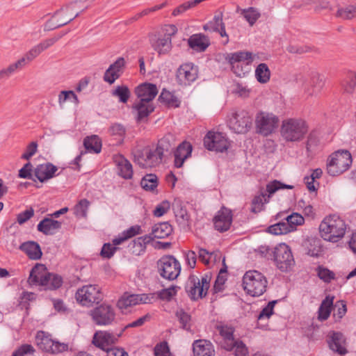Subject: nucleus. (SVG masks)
<instances>
[{"label": "nucleus", "instance_id": "obj_14", "mask_svg": "<svg viewBox=\"0 0 356 356\" xmlns=\"http://www.w3.org/2000/svg\"><path fill=\"white\" fill-rule=\"evenodd\" d=\"M204 145L209 150L223 152L228 149L229 142L224 134L210 131L204 138Z\"/></svg>", "mask_w": 356, "mask_h": 356}, {"label": "nucleus", "instance_id": "obj_20", "mask_svg": "<svg viewBox=\"0 0 356 356\" xmlns=\"http://www.w3.org/2000/svg\"><path fill=\"white\" fill-rule=\"evenodd\" d=\"M324 86V77L319 74L312 73L311 77L303 84L305 95L308 97L318 95Z\"/></svg>", "mask_w": 356, "mask_h": 356}, {"label": "nucleus", "instance_id": "obj_7", "mask_svg": "<svg viewBox=\"0 0 356 356\" xmlns=\"http://www.w3.org/2000/svg\"><path fill=\"white\" fill-rule=\"evenodd\" d=\"M163 31V36L154 35L149 39L152 47L159 55H165L170 52L172 47V36L177 33V28L174 24H168L164 26Z\"/></svg>", "mask_w": 356, "mask_h": 356}, {"label": "nucleus", "instance_id": "obj_9", "mask_svg": "<svg viewBox=\"0 0 356 356\" xmlns=\"http://www.w3.org/2000/svg\"><path fill=\"white\" fill-rule=\"evenodd\" d=\"M163 156L156 147L151 149L147 147L134 153V161L143 168H152L161 163Z\"/></svg>", "mask_w": 356, "mask_h": 356}, {"label": "nucleus", "instance_id": "obj_26", "mask_svg": "<svg viewBox=\"0 0 356 356\" xmlns=\"http://www.w3.org/2000/svg\"><path fill=\"white\" fill-rule=\"evenodd\" d=\"M193 147L189 142L184 141L175 152V166L181 168L186 159L191 156Z\"/></svg>", "mask_w": 356, "mask_h": 356}, {"label": "nucleus", "instance_id": "obj_35", "mask_svg": "<svg viewBox=\"0 0 356 356\" xmlns=\"http://www.w3.org/2000/svg\"><path fill=\"white\" fill-rule=\"evenodd\" d=\"M19 249L33 260L40 259L42 254L39 244L35 241L24 242L19 246Z\"/></svg>", "mask_w": 356, "mask_h": 356}, {"label": "nucleus", "instance_id": "obj_33", "mask_svg": "<svg viewBox=\"0 0 356 356\" xmlns=\"http://www.w3.org/2000/svg\"><path fill=\"white\" fill-rule=\"evenodd\" d=\"M133 108L137 113L136 120L138 122H142L145 120L150 113L154 110V106L152 102H142V101H137L133 106Z\"/></svg>", "mask_w": 356, "mask_h": 356}, {"label": "nucleus", "instance_id": "obj_37", "mask_svg": "<svg viewBox=\"0 0 356 356\" xmlns=\"http://www.w3.org/2000/svg\"><path fill=\"white\" fill-rule=\"evenodd\" d=\"M172 232V226L167 222L154 225L152 229V234L156 238H165Z\"/></svg>", "mask_w": 356, "mask_h": 356}, {"label": "nucleus", "instance_id": "obj_6", "mask_svg": "<svg viewBox=\"0 0 356 356\" xmlns=\"http://www.w3.org/2000/svg\"><path fill=\"white\" fill-rule=\"evenodd\" d=\"M211 276L204 274L200 279L195 275H190L186 284V291L191 299L195 300L207 296L210 286Z\"/></svg>", "mask_w": 356, "mask_h": 356}, {"label": "nucleus", "instance_id": "obj_34", "mask_svg": "<svg viewBox=\"0 0 356 356\" xmlns=\"http://www.w3.org/2000/svg\"><path fill=\"white\" fill-rule=\"evenodd\" d=\"M329 346L331 350L340 355H345L347 353L345 347V338L340 332L332 333L329 341Z\"/></svg>", "mask_w": 356, "mask_h": 356}, {"label": "nucleus", "instance_id": "obj_4", "mask_svg": "<svg viewBox=\"0 0 356 356\" xmlns=\"http://www.w3.org/2000/svg\"><path fill=\"white\" fill-rule=\"evenodd\" d=\"M353 162L348 150H338L332 153L327 161V172L331 176H338L348 170Z\"/></svg>", "mask_w": 356, "mask_h": 356}, {"label": "nucleus", "instance_id": "obj_46", "mask_svg": "<svg viewBox=\"0 0 356 356\" xmlns=\"http://www.w3.org/2000/svg\"><path fill=\"white\" fill-rule=\"evenodd\" d=\"M290 225L286 221L279 222L268 227V232L274 235L286 234L291 232Z\"/></svg>", "mask_w": 356, "mask_h": 356}, {"label": "nucleus", "instance_id": "obj_28", "mask_svg": "<svg viewBox=\"0 0 356 356\" xmlns=\"http://www.w3.org/2000/svg\"><path fill=\"white\" fill-rule=\"evenodd\" d=\"M232 221L231 211L227 209H222L214 218L215 228L220 232H225L230 227Z\"/></svg>", "mask_w": 356, "mask_h": 356}, {"label": "nucleus", "instance_id": "obj_8", "mask_svg": "<svg viewBox=\"0 0 356 356\" xmlns=\"http://www.w3.org/2000/svg\"><path fill=\"white\" fill-rule=\"evenodd\" d=\"M75 298L82 306L90 307L100 302L103 299V294L98 285L88 284L77 289Z\"/></svg>", "mask_w": 356, "mask_h": 356}, {"label": "nucleus", "instance_id": "obj_51", "mask_svg": "<svg viewBox=\"0 0 356 356\" xmlns=\"http://www.w3.org/2000/svg\"><path fill=\"white\" fill-rule=\"evenodd\" d=\"M285 221L290 225L291 232L296 229V227L301 225L304 223V218L298 213H293L292 214L284 218Z\"/></svg>", "mask_w": 356, "mask_h": 356}, {"label": "nucleus", "instance_id": "obj_15", "mask_svg": "<svg viewBox=\"0 0 356 356\" xmlns=\"http://www.w3.org/2000/svg\"><path fill=\"white\" fill-rule=\"evenodd\" d=\"M279 119L273 113L260 112L255 119L258 133L268 136L273 133L278 125Z\"/></svg>", "mask_w": 356, "mask_h": 356}, {"label": "nucleus", "instance_id": "obj_44", "mask_svg": "<svg viewBox=\"0 0 356 356\" xmlns=\"http://www.w3.org/2000/svg\"><path fill=\"white\" fill-rule=\"evenodd\" d=\"M24 60H18L17 62L9 65L7 67L0 70V81L8 79L15 71L22 69Z\"/></svg>", "mask_w": 356, "mask_h": 356}, {"label": "nucleus", "instance_id": "obj_32", "mask_svg": "<svg viewBox=\"0 0 356 356\" xmlns=\"http://www.w3.org/2000/svg\"><path fill=\"white\" fill-rule=\"evenodd\" d=\"M172 209L178 224L184 228L188 227L190 216L186 209L182 205L181 202L180 200H175L172 204Z\"/></svg>", "mask_w": 356, "mask_h": 356}, {"label": "nucleus", "instance_id": "obj_29", "mask_svg": "<svg viewBox=\"0 0 356 356\" xmlns=\"http://www.w3.org/2000/svg\"><path fill=\"white\" fill-rule=\"evenodd\" d=\"M194 356H215L213 344L207 340H196L193 344Z\"/></svg>", "mask_w": 356, "mask_h": 356}, {"label": "nucleus", "instance_id": "obj_43", "mask_svg": "<svg viewBox=\"0 0 356 356\" xmlns=\"http://www.w3.org/2000/svg\"><path fill=\"white\" fill-rule=\"evenodd\" d=\"M175 316L180 324V327L186 331H191L192 327V319L189 314L183 309H179L175 313Z\"/></svg>", "mask_w": 356, "mask_h": 356}, {"label": "nucleus", "instance_id": "obj_12", "mask_svg": "<svg viewBox=\"0 0 356 356\" xmlns=\"http://www.w3.org/2000/svg\"><path fill=\"white\" fill-rule=\"evenodd\" d=\"M90 314L93 322L97 325H110L115 321V309L107 304H102L94 308L90 311Z\"/></svg>", "mask_w": 356, "mask_h": 356}, {"label": "nucleus", "instance_id": "obj_41", "mask_svg": "<svg viewBox=\"0 0 356 356\" xmlns=\"http://www.w3.org/2000/svg\"><path fill=\"white\" fill-rule=\"evenodd\" d=\"M336 16L344 20H350L356 17V1L338 8Z\"/></svg>", "mask_w": 356, "mask_h": 356}, {"label": "nucleus", "instance_id": "obj_56", "mask_svg": "<svg viewBox=\"0 0 356 356\" xmlns=\"http://www.w3.org/2000/svg\"><path fill=\"white\" fill-rule=\"evenodd\" d=\"M90 202L86 199L81 200L74 207V214L79 217H86Z\"/></svg>", "mask_w": 356, "mask_h": 356}, {"label": "nucleus", "instance_id": "obj_16", "mask_svg": "<svg viewBox=\"0 0 356 356\" xmlns=\"http://www.w3.org/2000/svg\"><path fill=\"white\" fill-rule=\"evenodd\" d=\"M230 127L238 134H245L249 131L252 123V116L247 111L236 112L230 120Z\"/></svg>", "mask_w": 356, "mask_h": 356}, {"label": "nucleus", "instance_id": "obj_49", "mask_svg": "<svg viewBox=\"0 0 356 356\" xmlns=\"http://www.w3.org/2000/svg\"><path fill=\"white\" fill-rule=\"evenodd\" d=\"M293 186L282 183L278 180H273L266 185V191L268 193V197L280 189H292Z\"/></svg>", "mask_w": 356, "mask_h": 356}, {"label": "nucleus", "instance_id": "obj_48", "mask_svg": "<svg viewBox=\"0 0 356 356\" xmlns=\"http://www.w3.org/2000/svg\"><path fill=\"white\" fill-rule=\"evenodd\" d=\"M140 185L145 191H154L158 186V179L155 175H146L140 181Z\"/></svg>", "mask_w": 356, "mask_h": 356}, {"label": "nucleus", "instance_id": "obj_3", "mask_svg": "<svg viewBox=\"0 0 356 356\" xmlns=\"http://www.w3.org/2000/svg\"><path fill=\"white\" fill-rule=\"evenodd\" d=\"M308 131L306 122L302 119L289 118L284 120L281 126V135L289 142L302 140Z\"/></svg>", "mask_w": 356, "mask_h": 356}, {"label": "nucleus", "instance_id": "obj_18", "mask_svg": "<svg viewBox=\"0 0 356 356\" xmlns=\"http://www.w3.org/2000/svg\"><path fill=\"white\" fill-rule=\"evenodd\" d=\"M198 76V68L191 63H184L177 70L176 79L179 84L190 85L195 81Z\"/></svg>", "mask_w": 356, "mask_h": 356}, {"label": "nucleus", "instance_id": "obj_36", "mask_svg": "<svg viewBox=\"0 0 356 356\" xmlns=\"http://www.w3.org/2000/svg\"><path fill=\"white\" fill-rule=\"evenodd\" d=\"M119 175L124 179H131L133 175L132 165L122 156H118L115 159Z\"/></svg>", "mask_w": 356, "mask_h": 356}, {"label": "nucleus", "instance_id": "obj_5", "mask_svg": "<svg viewBox=\"0 0 356 356\" xmlns=\"http://www.w3.org/2000/svg\"><path fill=\"white\" fill-rule=\"evenodd\" d=\"M267 280L257 270L247 271L243 277L244 290L252 296H260L266 290Z\"/></svg>", "mask_w": 356, "mask_h": 356}, {"label": "nucleus", "instance_id": "obj_1", "mask_svg": "<svg viewBox=\"0 0 356 356\" xmlns=\"http://www.w3.org/2000/svg\"><path fill=\"white\" fill-rule=\"evenodd\" d=\"M346 228L345 221L335 214L325 217L318 227L321 236L325 241L332 243H336L343 237Z\"/></svg>", "mask_w": 356, "mask_h": 356}, {"label": "nucleus", "instance_id": "obj_57", "mask_svg": "<svg viewBox=\"0 0 356 356\" xmlns=\"http://www.w3.org/2000/svg\"><path fill=\"white\" fill-rule=\"evenodd\" d=\"M233 350H234L235 356H247L248 354V349L245 344L238 339L234 341Z\"/></svg>", "mask_w": 356, "mask_h": 356}, {"label": "nucleus", "instance_id": "obj_11", "mask_svg": "<svg viewBox=\"0 0 356 356\" xmlns=\"http://www.w3.org/2000/svg\"><path fill=\"white\" fill-rule=\"evenodd\" d=\"M159 275L168 280H175L180 273L179 262L171 255L161 257L157 262Z\"/></svg>", "mask_w": 356, "mask_h": 356}, {"label": "nucleus", "instance_id": "obj_54", "mask_svg": "<svg viewBox=\"0 0 356 356\" xmlns=\"http://www.w3.org/2000/svg\"><path fill=\"white\" fill-rule=\"evenodd\" d=\"M251 89L246 84L243 83H236L233 85L232 93L241 97H248L250 96Z\"/></svg>", "mask_w": 356, "mask_h": 356}, {"label": "nucleus", "instance_id": "obj_2", "mask_svg": "<svg viewBox=\"0 0 356 356\" xmlns=\"http://www.w3.org/2000/svg\"><path fill=\"white\" fill-rule=\"evenodd\" d=\"M28 282L31 285L44 286L53 290L62 285L63 280L60 276L49 273L44 265L38 264L31 269Z\"/></svg>", "mask_w": 356, "mask_h": 356}, {"label": "nucleus", "instance_id": "obj_55", "mask_svg": "<svg viewBox=\"0 0 356 356\" xmlns=\"http://www.w3.org/2000/svg\"><path fill=\"white\" fill-rule=\"evenodd\" d=\"M42 52V50L40 49L38 44L33 47H32L24 57L20 58L19 60H24V64L22 65V68L29 63L35 58L38 55H40Z\"/></svg>", "mask_w": 356, "mask_h": 356}, {"label": "nucleus", "instance_id": "obj_59", "mask_svg": "<svg viewBox=\"0 0 356 356\" xmlns=\"http://www.w3.org/2000/svg\"><path fill=\"white\" fill-rule=\"evenodd\" d=\"M277 300H273L268 303V305L261 311L258 316V321H261L264 318H269L273 314V309Z\"/></svg>", "mask_w": 356, "mask_h": 356}, {"label": "nucleus", "instance_id": "obj_60", "mask_svg": "<svg viewBox=\"0 0 356 356\" xmlns=\"http://www.w3.org/2000/svg\"><path fill=\"white\" fill-rule=\"evenodd\" d=\"M318 277L325 282H330L334 279V273L329 269L319 266L317 269Z\"/></svg>", "mask_w": 356, "mask_h": 356}, {"label": "nucleus", "instance_id": "obj_58", "mask_svg": "<svg viewBox=\"0 0 356 356\" xmlns=\"http://www.w3.org/2000/svg\"><path fill=\"white\" fill-rule=\"evenodd\" d=\"M266 194L261 193L260 195L255 196L252 201L251 211L253 213H258L262 210L264 205L263 199H265V202H267L265 198Z\"/></svg>", "mask_w": 356, "mask_h": 356}, {"label": "nucleus", "instance_id": "obj_13", "mask_svg": "<svg viewBox=\"0 0 356 356\" xmlns=\"http://www.w3.org/2000/svg\"><path fill=\"white\" fill-rule=\"evenodd\" d=\"M274 260L282 271L289 270L295 263L291 248L285 243L279 244L273 252Z\"/></svg>", "mask_w": 356, "mask_h": 356}, {"label": "nucleus", "instance_id": "obj_21", "mask_svg": "<svg viewBox=\"0 0 356 356\" xmlns=\"http://www.w3.org/2000/svg\"><path fill=\"white\" fill-rule=\"evenodd\" d=\"M254 55H252V54L249 51H238L227 54L226 60L232 65V70L234 73L241 76V72L238 71L236 69L241 65V62L248 61L247 64H248L254 60Z\"/></svg>", "mask_w": 356, "mask_h": 356}, {"label": "nucleus", "instance_id": "obj_63", "mask_svg": "<svg viewBox=\"0 0 356 356\" xmlns=\"http://www.w3.org/2000/svg\"><path fill=\"white\" fill-rule=\"evenodd\" d=\"M35 352L34 348L30 344H23L13 352L12 356H24L27 354H33Z\"/></svg>", "mask_w": 356, "mask_h": 356}, {"label": "nucleus", "instance_id": "obj_53", "mask_svg": "<svg viewBox=\"0 0 356 356\" xmlns=\"http://www.w3.org/2000/svg\"><path fill=\"white\" fill-rule=\"evenodd\" d=\"M112 95L118 97L120 102L127 103L130 97V91L126 86H118L113 90Z\"/></svg>", "mask_w": 356, "mask_h": 356}, {"label": "nucleus", "instance_id": "obj_17", "mask_svg": "<svg viewBox=\"0 0 356 356\" xmlns=\"http://www.w3.org/2000/svg\"><path fill=\"white\" fill-rule=\"evenodd\" d=\"M124 330V329H122L119 334H113L107 331H97L93 335L92 343L96 347L107 351L118 342Z\"/></svg>", "mask_w": 356, "mask_h": 356}, {"label": "nucleus", "instance_id": "obj_50", "mask_svg": "<svg viewBox=\"0 0 356 356\" xmlns=\"http://www.w3.org/2000/svg\"><path fill=\"white\" fill-rule=\"evenodd\" d=\"M159 99L161 102H164L168 106L178 107L179 104V102L177 97H175L172 93L163 90L161 93Z\"/></svg>", "mask_w": 356, "mask_h": 356}, {"label": "nucleus", "instance_id": "obj_30", "mask_svg": "<svg viewBox=\"0 0 356 356\" xmlns=\"http://www.w3.org/2000/svg\"><path fill=\"white\" fill-rule=\"evenodd\" d=\"M62 222L50 218H44L38 225L37 229L44 235H53L61 228Z\"/></svg>", "mask_w": 356, "mask_h": 356}, {"label": "nucleus", "instance_id": "obj_40", "mask_svg": "<svg viewBox=\"0 0 356 356\" xmlns=\"http://www.w3.org/2000/svg\"><path fill=\"white\" fill-rule=\"evenodd\" d=\"M341 86L344 93L352 94L356 86V73L348 72L342 80Z\"/></svg>", "mask_w": 356, "mask_h": 356}, {"label": "nucleus", "instance_id": "obj_10", "mask_svg": "<svg viewBox=\"0 0 356 356\" xmlns=\"http://www.w3.org/2000/svg\"><path fill=\"white\" fill-rule=\"evenodd\" d=\"M35 341L40 349L51 354H58L68 350V344L54 340L44 331L38 332Z\"/></svg>", "mask_w": 356, "mask_h": 356}, {"label": "nucleus", "instance_id": "obj_39", "mask_svg": "<svg viewBox=\"0 0 356 356\" xmlns=\"http://www.w3.org/2000/svg\"><path fill=\"white\" fill-rule=\"evenodd\" d=\"M175 136L171 134H168L159 140L156 148L163 156L165 152H171L175 145Z\"/></svg>", "mask_w": 356, "mask_h": 356}, {"label": "nucleus", "instance_id": "obj_38", "mask_svg": "<svg viewBox=\"0 0 356 356\" xmlns=\"http://www.w3.org/2000/svg\"><path fill=\"white\" fill-rule=\"evenodd\" d=\"M333 297L327 296L321 302L318 311V318L323 321L328 318L330 315L332 307L333 305Z\"/></svg>", "mask_w": 356, "mask_h": 356}, {"label": "nucleus", "instance_id": "obj_25", "mask_svg": "<svg viewBox=\"0 0 356 356\" xmlns=\"http://www.w3.org/2000/svg\"><path fill=\"white\" fill-rule=\"evenodd\" d=\"M124 65L125 61L124 58H118L116 61L111 64L106 70L104 75V80L110 84L113 83L120 76Z\"/></svg>", "mask_w": 356, "mask_h": 356}, {"label": "nucleus", "instance_id": "obj_62", "mask_svg": "<svg viewBox=\"0 0 356 356\" xmlns=\"http://www.w3.org/2000/svg\"><path fill=\"white\" fill-rule=\"evenodd\" d=\"M34 215V210L32 207L19 213L17 216V222L19 225H23L31 219Z\"/></svg>", "mask_w": 356, "mask_h": 356}, {"label": "nucleus", "instance_id": "obj_52", "mask_svg": "<svg viewBox=\"0 0 356 356\" xmlns=\"http://www.w3.org/2000/svg\"><path fill=\"white\" fill-rule=\"evenodd\" d=\"M241 14L248 22L250 26H252L260 17V13L253 7L248 8V9H243Z\"/></svg>", "mask_w": 356, "mask_h": 356}, {"label": "nucleus", "instance_id": "obj_31", "mask_svg": "<svg viewBox=\"0 0 356 356\" xmlns=\"http://www.w3.org/2000/svg\"><path fill=\"white\" fill-rule=\"evenodd\" d=\"M218 329L222 337L221 346L227 351L233 350L234 341L236 340L234 337V328L231 326L220 325Z\"/></svg>", "mask_w": 356, "mask_h": 356}, {"label": "nucleus", "instance_id": "obj_42", "mask_svg": "<svg viewBox=\"0 0 356 356\" xmlns=\"http://www.w3.org/2000/svg\"><path fill=\"white\" fill-rule=\"evenodd\" d=\"M83 145L86 149L90 152L97 154L102 149V142L96 135L86 137L83 140Z\"/></svg>", "mask_w": 356, "mask_h": 356}, {"label": "nucleus", "instance_id": "obj_22", "mask_svg": "<svg viewBox=\"0 0 356 356\" xmlns=\"http://www.w3.org/2000/svg\"><path fill=\"white\" fill-rule=\"evenodd\" d=\"M149 302L150 298L146 294H131L127 296H124L119 299L117 306L120 309H124L140 303H149Z\"/></svg>", "mask_w": 356, "mask_h": 356}, {"label": "nucleus", "instance_id": "obj_23", "mask_svg": "<svg viewBox=\"0 0 356 356\" xmlns=\"http://www.w3.org/2000/svg\"><path fill=\"white\" fill-rule=\"evenodd\" d=\"M135 92L142 102H152L158 93L156 86L152 83H143L138 86L135 90Z\"/></svg>", "mask_w": 356, "mask_h": 356}, {"label": "nucleus", "instance_id": "obj_45", "mask_svg": "<svg viewBox=\"0 0 356 356\" xmlns=\"http://www.w3.org/2000/svg\"><path fill=\"white\" fill-rule=\"evenodd\" d=\"M255 76L259 83H267L270 76V72L266 63H260L255 70Z\"/></svg>", "mask_w": 356, "mask_h": 356}, {"label": "nucleus", "instance_id": "obj_47", "mask_svg": "<svg viewBox=\"0 0 356 356\" xmlns=\"http://www.w3.org/2000/svg\"><path fill=\"white\" fill-rule=\"evenodd\" d=\"M224 24L222 22V13H220L215 15L213 19L203 26V29L206 31H219V29Z\"/></svg>", "mask_w": 356, "mask_h": 356}, {"label": "nucleus", "instance_id": "obj_64", "mask_svg": "<svg viewBox=\"0 0 356 356\" xmlns=\"http://www.w3.org/2000/svg\"><path fill=\"white\" fill-rule=\"evenodd\" d=\"M38 143L35 141L31 142L26 148L24 153L21 159L29 161L37 152Z\"/></svg>", "mask_w": 356, "mask_h": 356}, {"label": "nucleus", "instance_id": "obj_61", "mask_svg": "<svg viewBox=\"0 0 356 356\" xmlns=\"http://www.w3.org/2000/svg\"><path fill=\"white\" fill-rule=\"evenodd\" d=\"M155 356H171L168 344L166 341L161 342L154 348Z\"/></svg>", "mask_w": 356, "mask_h": 356}, {"label": "nucleus", "instance_id": "obj_27", "mask_svg": "<svg viewBox=\"0 0 356 356\" xmlns=\"http://www.w3.org/2000/svg\"><path fill=\"white\" fill-rule=\"evenodd\" d=\"M188 44L193 50L197 52L204 51L210 45L207 36L202 33L193 34L188 39Z\"/></svg>", "mask_w": 356, "mask_h": 356}, {"label": "nucleus", "instance_id": "obj_24", "mask_svg": "<svg viewBox=\"0 0 356 356\" xmlns=\"http://www.w3.org/2000/svg\"><path fill=\"white\" fill-rule=\"evenodd\" d=\"M58 168L51 163L40 164L34 169V175L42 183L55 177Z\"/></svg>", "mask_w": 356, "mask_h": 356}, {"label": "nucleus", "instance_id": "obj_19", "mask_svg": "<svg viewBox=\"0 0 356 356\" xmlns=\"http://www.w3.org/2000/svg\"><path fill=\"white\" fill-rule=\"evenodd\" d=\"M78 1L72 2L69 3L68 5L65 6V7L62 8L60 10H57L53 15L52 19L48 20L45 24L44 25V30L45 31H49L54 29H56L57 28L63 26L72 20H74L76 17H77L79 15V13H76L72 17L70 18L68 21L61 22V23H56V22H54V18L56 16H58L60 15L63 14H67L68 13H70L75 10L76 6L77 4Z\"/></svg>", "mask_w": 356, "mask_h": 356}]
</instances>
